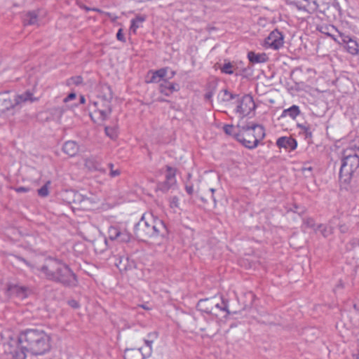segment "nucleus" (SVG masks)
Instances as JSON below:
<instances>
[{
    "label": "nucleus",
    "instance_id": "20",
    "mask_svg": "<svg viewBox=\"0 0 359 359\" xmlns=\"http://www.w3.org/2000/svg\"><path fill=\"white\" fill-rule=\"evenodd\" d=\"M248 58L252 63H264L268 60L266 53H255L252 51L248 53Z\"/></svg>",
    "mask_w": 359,
    "mask_h": 359
},
{
    "label": "nucleus",
    "instance_id": "11",
    "mask_svg": "<svg viewBox=\"0 0 359 359\" xmlns=\"http://www.w3.org/2000/svg\"><path fill=\"white\" fill-rule=\"evenodd\" d=\"M108 234L109 239L112 241L128 242L130 239V233L126 229H121L118 226L109 227Z\"/></svg>",
    "mask_w": 359,
    "mask_h": 359
},
{
    "label": "nucleus",
    "instance_id": "5",
    "mask_svg": "<svg viewBox=\"0 0 359 359\" xmlns=\"http://www.w3.org/2000/svg\"><path fill=\"white\" fill-rule=\"evenodd\" d=\"M264 137V128L262 126L255 124L239 127V131L236 134V140L250 149L256 148L259 141Z\"/></svg>",
    "mask_w": 359,
    "mask_h": 359
},
{
    "label": "nucleus",
    "instance_id": "8",
    "mask_svg": "<svg viewBox=\"0 0 359 359\" xmlns=\"http://www.w3.org/2000/svg\"><path fill=\"white\" fill-rule=\"evenodd\" d=\"M255 109L253 98L249 95H245L238 100L235 111L240 117L243 118L248 116Z\"/></svg>",
    "mask_w": 359,
    "mask_h": 359
},
{
    "label": "nucleus",
    "instance_id": "4",
    "mask_svg": "<svg viewBox=\"0 0 359 359\" xmlns=\"http://www.w3.org/2000/svg\"><path fill=\"white\" fill-rule=\"evenodd\" d=\"M165 231L164 222L152 212L143 214L140 220L135 226V233L137 238L142 241L162 236Z\"/></svg>",
    "mask_w": 359,
    "mask_h": 359
},
{
    "label": "nucleus",
    "instance_id": "30",
    "mask_svg": "<svg viewBox=\"0 0 359 359\" xmlns=\"http://www.w3.org/2000/svg\"><path fill=\"white\" fill-rule=\"evenodd\" d=\"M175 172L174 169L169 166H167L166 179L170 182V184L174 183V182L175 181Z\"/></svg>",
    "mask_w": 359,
    "mask_h": 359
},
{
    "label": "nucleus",
    "instance_id": "41",
    "mask_svg": "<svg viewBox=\"0 0 359 359\" xmlns=\"http://www.w3.org/2000/svg\"><path fill=\"white\" fill-rule=\"evenodd\" d=\"M205 304H212V301H209L208 299L199 301L198 306H200L201 309L204 307V306H205Z\"/></svg>",
    "mask_w": 359,
    "mask_h": 359
},
{
    "label": "nucleus",
    "instance_id": "16",
    "mask_svg": "<svg viewBox=\"0 0 359 359\" xmlns=\"http://www.w3.org/2000/svg\"><path fill=\"white\" fill-rule=\"evenodd\" d=\"M147 358L140 348H127L124 352L125 359H144Z\"/></svg>",
    "mask_w": 359,
    "mask_h": 359
},
{
    "label": "nucleus",
    "instance_id": "27",
    "mask_svg": "<svg viewBox=\"0 0 359 359\" xmlns=\"http://www.w3.org/2000/svg\"><path fill=\"white\" fill-rule=\"evenodd\" d=\"M300 1L301 6L305 10H315L316 8V4L315 0H302Z\"/></svg>",
    "mask_w": 359,
    "mask_h": 359
},
{
    "label": "nucleus",
    "instance_id": "18",
    "mask_svg": "<svg viewBox=\"0 0 359 359\" xmlns=\"http://www.w3.org/2000/svg\"><path fill=\"white\" fill-rule=\"evenodd\" d=\"M9 292L15 294L17 297L24 299L27 296V288L23 286L18 285H11L8 286Z\"/></svg>",
    "mask_w": 359,
    "mask_h": 359
},
{
    "label": "nucleus",
    "instance_id": "31",
    "mask_svg": "<svg viewBox=\"0 0 359 359\" xmlns=\"http://www.w3.org/2000/svg\"><path fill=\"white\" fill-rule=\"evenodd\" d=\"M303 226L306 228L313 229L314 231L317 230L316 227L314 220L311 218H307L304 219Z\"/></svg>",
    "mask_w": 359,
    "mask_h": 359
},
{
    "label": "nucleus",
    "instance_id": "50",
    "mask_svg": "<svg viewBox=\"0 0 359 359\" xmlns=\"http://www.w3.org/2000/svg\"><path fill=\"white\" fill-rule=\"evenodd\" d=\"M355 359H359V353L358 355H355Z\"/></svg>",
    "mask_w": 359,
    "mask_h": 359
},
{
    "label": "nucleus",
    "instance_id": "43",
    "mask_svg": "<svg viewBox=\"0 0 359 359\" xmlns=\"http://www.w3.org/2000/svg\"><path fill=\"white\" fill-rule=\"evenodd\" d=\"M201 309L204 310L205 312H208V313H212V306H209V305H206L204 306V307H203Z\"/></svg>",
    "mask_w": 359,
    "mask_h": 359
},
{
    "label": "nucleus",
    "instance_id": "17",
    "mask_svg": "<svg viewBox=\"0 0 359 359\" xmlns=\"http://www.w3.org/2000/svg\"><path fill=\"white\" fill-rule=\"evenodd\" d=\"M149 74H151V77L149 82L150 83H161L167 74V69L161 68L156 71H151Z\"/></svg>",
    "mask_w": 359,
    "mask_h": 359
},
{
    "label": "nucleus",
    "instance_id": "24",
    "mask_svg": "<svg viewBox=\"0 0 359 359\" xmlns=\"http://www.w3.org/2000/svg\"><path fill=\"white\" fill-rule=\"evenodd\" d=\"M85 166L91 171L100 169V163L93 157L88 158L85 160Z\"/></svg>",
    "mask_w": 359,
    "mask_h": 359
},
{
    "label": "nucleus",
    "instance_id": "44",
    "mask_svg": "<svg viewBox=\"0 0 359 359\" xmlns=\"http://www.w3.org/2000/svg\"><path fill=\"white\" fill-rule=\"evenodd\" d=\"M186 191L189 194L191 195L194 192V188L192 186H187Z\"/></svg>",
    "mask_w": 359,
    "mask_h": 359
},
{
    "label": "nucleus",
    "instance_id": "46",
    "mask_svg": "<svg viewBox=\"0 0 359 359\" xmlns=\"http://www.w3.org/2000/svg\"><path fill=\"white\" fill-rule=\"evenodd\" d=\"M85 102H86V98L84 97V96L81 95L80 97V103L84 104Z\"/></svg>",
    "mask_w": 359,
    "mask_h": 359
},
{
    "label": "nucleus",
    "instance_id": "12",
    "mask_svg": "<svg viewBox=\"0 0 359 359\" xmlns=\"http://www.w3.org/2000/svg\"><path fill=\"white\" fill-rule=\"evenodd\" d=\"M276 145L279 148H283L287 151H293L297 148V143L294 138L284 136L280 137L277 140Z\"/></svg>",
    "mask_w": 359,
    "mask_h": 359
},
{
    "label": "nucleus",
    "instance_id": "2",
    "mask_svg": "<svg viewBox=\"0 0 359 359\" xmlns=\"http://www.w3.org/2000/svg\"><path fill=\"white\" fill-rule=\"evenodd\" d=\"M100 91L95 99L90 100L89 104L90 116L94 122L98 123L107 120L111 113L112 94L110 87L101 86Z\"/></svg>",
    "mask_w": 359,
    "mask_h": 359
},
{
    "label": "nucleus",
    "instance_id": "1",
    "mask_svg": "<svg viewBox=\"0 0 359 359\" xmlns=\"http://www.w3.org/2000/svg\"><path fill=\"white\" fill-rule=\"evenodd\" d=\"M32 271L50 280L60 283L64 285L74 286L77 280L69 267L61 261L54 258H47L42 264L34 266L23 260Z\"/></svg>",
    "mask_w": 359,
    "mask_h": 359
},
{
    "label": "nucleus",
    "instance_id": "47",
    "mask_svg": "<svg viewBox=\"0 0 359 359\" xmlns=\"http://www.w3.org/2000/svg\"><path fill=\"white\" fill-rule=\"evenodd\" d=\"M215 306H216V307H217V308L220 309L221 310H223V311H225V310H226V306H224V307H222V308L219 306V304H217Z\"/></svg>",
    "mask_w": 359,
    "mask_h": 359
},
{
    "label": "nucleus",
    "instance_id": "53",
    "mask_svg": "<svg viewBox=\"0 0 359 359\" xmlns=\"http://www.w3.org/2000/svg\"><path fill=\"white\" fill-rule=\"evenodd\" d=\"M212 198L213 199L214 201H215V198L213 195H212Z\"/></svg>",
    "mask_w": 359,
    "mask_h": 359
},
{
    "label": "nucleus",
    "instance_id": "45",
    "mask_svg": "<svg viewBox=\"0 0 359 359\" xmlns=\"http://www.w3.org/2000/svg\"><path fill=\"white\" fill-rule=\"evenodd\" d=\"M69 304L72 306V307H77L78 306V304L75 301H72L69 302Z\"/></svg>",
    "mask_w": 359,
    "mask_h": 359
},
{
    "label": "nucleus",
    "instance_id": "42",
    "mask_svg": "<svg viewBox=\"0 0 359 359\" xmlns=\"http://www.w3.org/2000/svg\"><path fill=\"white\" fill-rule=\"evenodd\" d=\"M15 191L18 193L21 192H27L29 191V189L24 187H18L15 189Z\"/></svg>",
    "mask_w": 359,
    "mask_h": 359
},
{
    "label": "nucleus",
    "instance_id": "6",
    "mask_svg": "<svg viewBox=\"0 0 359 359\" xmlns=\"http://www.w3.org/2000/svg\"><path fill=\"white\" fill-rule=\"evenodd\" d=\"M359 166V158L357 155H348L342 160L339 170V182L346 187L351 182L353 173Z\"/></svg>",
    "mask_w": 359,
    "mask_h": 359
},
{
    "label": "nucleus",
    "instance_id": "39",
    "mask_svg": "<svg viewBox=\"0 0 359 359\" xmlns=\"http://www.w3.org/2000/svg\"><path fill=\"white\" fill-rule=\"evenodd\" d=\"M76 97V95L74 93H71L69 94L64 100L63 102L65 103H68L69 101H72L73 100H75Z\"/></svg>",
    "mask_w": 359,
    "mask_h": 359
},
{
    "label": "nucleus",
    "instance_id": "40",
    "mask_svg": "<svg viewBox=\"0 0 359 359\" xmlns=\"http://www.w3.org/2000/svg\"><path fill=\"white\" fill-rule=\"evenodd\" d=\"M122 31L123 29H119L117 34H116V38L118 41H123L124 42L125 41V37L122 33Z\"/></svg>",
    "mask_w": 359,
    "mask_h": 359
},
{
    "label": "nucleus",
    "instance_id": "10",
    "mask_svg": "<svg viewBox=\"0 0 359 359\" xmlns=\"http://www.w3.org/2000/svg\"><path fill=\"white\" fill-rule=\"evenodd\" d=\"M5 351L10 354L13 359H25L26 348H24L18 340H11L6 346Z\"/></svg>",
    "mask_w": 359,
    "mask_h": 359
},
{
    "label": "nucleus",
    "instance_id": "13",
    "mask_svg": "<svg viewBox=\"0 0 359 359\" xmlns=\"http://www.w3.org/2000/svg\"><path fill=\"white\" fill-rule=\"evenodd\" d=\"M157 334L156 332H150L144 339V345L141 346L140 348L144 352L146 356L149 357L152 353V346L154 341L157 339Z\"/></svg>",
    "mask_w": 359,
    "mask_h": 359
},
{
    "label": "nucleus",
    "instance_id": "52",
    "mask_svg": "<svg viewBox=\"0 0 359 359\" xmlns=\"http://www.w3.org/2000/svg\"><path fill=\"white\" fill-rule=\"evenodd\" d=\"M358 138H359V135H358ZM355 147H356L358 149H359V145L355 144Z\"/></svg>",
    "mask_w": 359,
    "mask_h": 359
},
{
    "label": "nucleus",
    "instance_id": "37",
    "mask_svg": "<svg viewBox=\"0 0 359 359\" xmlns=\"http://www.w3.org/2000/svg\"><path fill=\"white\" fill-rule=\"evenodd\" d=\"M216 88H217V83L213 81L212 82V90L209 91V92L205 93V99H207V100L211 99V97L213 96V95L215 93Z\"/></svg>",
    "mask_w": 359,
    "mask_h": 359
},
{
    "label": "nucleus",
    "instance_id": "51",
    "mask_svg": "<svg viewBox=\"0 0 359 359\" xmlns=\"http://www.w3.org/2000/svg\"><path fill=\"white\" fill-rule=\"evenodd\" d=\"M299 128H304L306 130H307L305 127H303V126H299Z\"/></svg>",
    "mask_w": 359,
    "mask_h": 359
},
{
    "label": "nucleus",
    "instance_id": "29",
    "mask_svg": "<svg viewBox=\"0 0 359 359\" xmlns=\"http://www.w3.org/2000/svg\"><path fill=\"white\" fill-rule=\"evenodd\" d=\"M233 67L234 65L231 62H227L224 64L222 67L221 68V70L223 73L227 74H232L233 73Z\"/></svg>",
    "mask_w": 359,
    "mask_h": 359
},
{
    "label": "nucleus",
    "instance_id": "34",
    "mask_svg": "<svg viewBox=\"0 0 359 359\" xmlns=\"http://www.w3.org/2000/svg\"><path fill=\"white\" fill-rule=\"evenodd\" d=\"M105 133L111 139H114L117 136V132L114 128L105 127Z\"/></svg>",
    "mask_w": 359,
    "mask_h": 359
},
{
    "label": "nucleus",
    "instance_id": "54",
    "mask_svg": "<svg viewBox=\"0 0 359 359\" xmlns=\"http://www.w3.org/2000/svg\"><path fill=\"white\" fill-rule=\"evenodd\" d=\"M355 141H358V142H359V138H358V136L356 137Z\"/></svg>",
    "mask_w": 359,
    "mask_h": 359
},
{
    "label": "nucleus",
    "instance_id": "48",
    "mask_svg": "<svg viewBox=\"0 0 359 359\" xmlns=\"http://www.w3.org/2000/svg\"><path fill=\"white\" fill-rule=\"evenodd\" d=\"M210 191L212 192V194H214V192H215V189L211 188V189H210Z\"/></svg>",
    "mask_w": 359,
    "mask_h": 359
},
{
    "label": "nucleus",
    "instance_id": "26",
    "mask_svg": "<svg viewBox=\"0 0 359 359\" xmlns=\"http://www.w3.org/2000/svg\"><path fill=\"white\" fill-rule=\"evenodd\" d=\"M27 25H35L37 22V15L34 12H29L24 18Z\"/></svg>",
    "mask_w": 359,
    "mask_h": 359
},
{
    "label": "nucleus",
    "instance_id": "28",
    "mask_svg": "<svg viewBox=\"0 0 359 359\" xmlns=\"http://www.w3.org/2000/svg\"><path fill=\"white\" fill-rule=\"evenodd\" d=\"M74 198L76 201L80 203H83V208H85L86 205H87L88 203L91 202L90 198L80 194H76Z\"/></svg>",
    "mask_w": 359,
    "mask_h": 359
},
{
    "label": "nucleus",
    "instance_id": "33",
    "mask_svg": "<svg viewBox=\"0 0 359 359\" xmlns=\"http://www.w3.org/2000/svg\"><path fill=\"white\" fill-rule=\"evenodd\" d=\"M223 129L226 134L229 135H233L236 137V134L238 133L234 132L235 128L233 125H225Z\"/></svg>",
    "mask_w": 359,
    "mask_h": 359
},
{
    "label": "nucleus",
    "instance_id": "22",
    "mask_svg": "<svg viewBox=\"0 0 359 359\" xmlns=\"http://www.w3.org/2000/svg\"><path fill=\"white\" fill-rule=\"evenodd\" d=\"M300 114V110L298 106L292 105L288 109L283 111L282 117L289 116L292 119H295Z\"/></svg>",
    "mask_w": 359,
    "mask_h": 359
},
{
    "label": "nucleus",
    "instance_id": "21",
    "mask_svg": "<svg viewBox=\"0 0 359 359\" xmlns=\"http://www.w3.org/2000/svg\"><path fill=\"white\" fill-rule=\"evenodd\" d=\"M146 17L144 15H137L135 18L131 20V25L130 27V32L135 34L137 29L142 27V23L145 21Z\"/></svg>",
    "mask_w": 359,
    "mask_h": 359
},
{
    "label": "nucleus",
    "instance_id": "9",
    "mask_svg": "<svg viewBox=\"0 0 359 359\" xmlns=\"http://www.w3.org/2000/svg\"><path fill=\"white\" fill-rule=\"evenodd\" d=\"M284 35L278 29L272 31L264 39V46L276 50L283 46Z\"/></svg>",
    "mask_w": 359,
    "mask_h": 359
},
{
    "label": "nucleus",
    "instance_id": "19",
    "mask_svg": "<svg viewBox=\"0 0 359 359\" xmlns=\"http://www.w3.org/2000/svg\"><path fill=\"white\" fill-rule=\"evenodd\" d=\"M62 149L69 156H74L79 151V147L75 142L67 141L64 144Z\"/></svg>",
    "mask_w": 359,
    "mask_h": 359
},
{
    "label": "nucleus",
    "instance_id": "36",
    "mask_svg": "<svg viewBox=\"0 0 359 359\" xmlns=\"http://www.w3.org/2000/svg\"><path fill=\"white\" fill-rule=\"evenodd\" d=\"M38 194L39 196H42V197H46L48 195V185L47 184H45L44 186H43L41 188H40L39 190H38Z\"/></svg>",
    "mask_w": 359,
    "mask_h": 359
},
{
    "label": "nucleus",
    "instance_id": "14",
    "mask_svg": "<svg viewBox=\"0 0 359 359\" xmlns=\"http://www.w3.org/2000/svg\"><path fill=\"white\" fill-rule=\"evenodd\" d=\"M180 90V86L177 83L170 82L168 80H163L159 84V91L161 93L169 96L175 91Z\"/></svg>",
    "mask_w": 359,
    "mask_h": 359
},
{
    "label": "nucleus",
    "instance_id": "32",
    "mask_svg": "<svg viewBox=\"0 0 359 359\" xmlns=\"http://www.w3.org/2000/svg\"><path fill=\"white\" fill-rule=\"evenodd\" d=\"M170 207L172 209L180 208V200L177 196H172L170 198Z\"/></svg>",
    "mask_w": 359,
    "mask_h": 359
},
{
    "label": "nucleus",
    "instance_id": "15",
    "mask_svg": "<svg viewBox=\"0 0 359 359\" xmlns=\"http://www.w3.org/2000/svg\"><path fill=\"white\" fill-rule=\"evenodd\" d=\"M340 36L341 38L342 43L346 44L347 51L352 55L358 54L359 51V46L357 41L351 39L349 36L344 34H340Z\"/></svg>",
    "mask_w": 359,
    "mask_h": 359
},
{
    "label": "nucleus",
    "instance_id": "49",
    "mask_svg": "<svg viewBox=\"0 0 359 359\" xmlns=\"http://www.w3.org/2000/svg\"><path fill=\"white\" fill-rule=\"evenodd\" d=\"M117 266L120 269V271H122L123 269L126 270V268L122 269V268H121V267H120V266H119V265H118V264H117Z\"/></svg>",
    "mask_w": 359,
    "mask_h": 359
},
{
    "label": "nucleus",
    "instance_id": "3",
    "mask_svg": "<svg viewBox=\"0 0 359 359\" xmlns=\"http://www.w3.org/2000/svg\"><path fill=\"white\" fill-rule=\"evenodd\" d=\"M19 342L24 348L34 355L43 354L50 348V337L41 330L25 331L20 335Z\"/></svg>",
    "mask_w": 359,
    "mask_h": 359
},
{
    "label": "nucleus",
    "instance_id": "35",
    "mask_svg": "<svg viewBox=\"0 0 359 359\" xmlns=\"http://www.w3.org/2000/svg\"><path fill=\"white\" fill-rule=\"evenodd\" d=\"M109 168L110 169V172H109V175L111 177H118V175H120L121 174V170L119 169H114V165L112 163H109Z\"/></svg>",
    "mask_w": 359,
    "mask_h": 359
},
{
    "label": "nucleus",
    "instance_id": "23",
    "mask_svg": "<svg viewBox=\"0 0 359 359\" xmlns=\"http://www.w3.org/2000/svg\"><path fill=\"white\" fill-rule=\"evenodd\" d=\"M235 95L231 93L227 90H221L217 95V99L220 102H227L234 99Z\"/></svg>",
    "mask_w": 359,
    "mask_h": 359
},
{
    "label": "nucleus",
    "instance_id": "25",
    "mask_svg": "<svg viewBox=\"0 0 359 359\" xmlns=\"http://www.w3.org/2000/svg\"><path fill=\"white\" fill-rule=\"evenodd\" d=\"M317 229L320 231V232L324 237L329 236L333 232L332 227L327 224H319L317 226Z\"/></svg>",
    "mask_w": 359,
    "mask_h": 359
},
{
    "label": "nucleus",
    "instance_id": "38",
    "mask_svg": "<svg viewBox=\"0 0 359 359\" xmlns=\"http://www.w3.org/2000/svg\"><path fill=\"white\" fill-rule=\"evenodd\" d=\"M83 79L81 76L72 77L69 79V83L79 85L82 83Z\"/></svg>",
    "mask_w": 359,
    "mask_h": 359
},
{
    "label": "nucleus",
    "instance_id": "7",
    "mask_svg": "<svg viewBox=\"0 0 359 359\" xmlns=\"http://www.w3.org/2000/svg\"><path fill=\"white\" fill-rule=\"evenodd\" d=\"M36 100V98L33 97L32 93L27 91L22 95H18L15 97V103H13L10 99L0 97V111L4 112L15 105H18L22 102L27 101L34 102Z\"/></svg>",
    "mask_w": 359,
    "mask_h": 359
}]
</instances>
